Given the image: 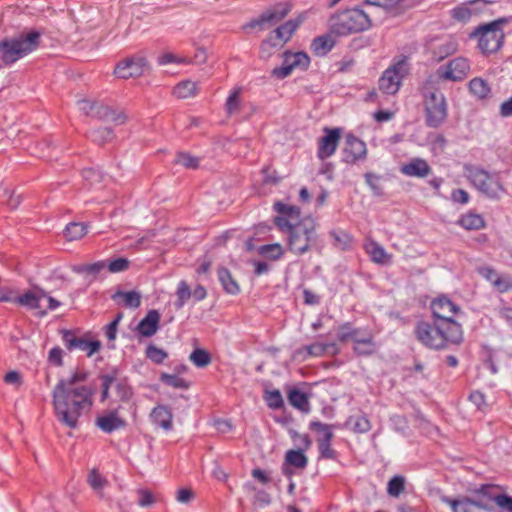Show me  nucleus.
Returning <instances> with one entry per match:
<instances>
[{
    "instance_id": "obj_1",
    "label": "nucleus",
    "mask_w": 512,
    "mask_h": 512,
    "mask_svg": "<svg viewBox=\"0 0 512 512\" xmlns=\"http://www.w3.org/2000/svg\"><path fill=\"white\" fill-rule=\"evenodd\" d=\"M89 372L75 371L68 379L61 378L52 391V404L57 421L69 429L79 426V419L84 410L89 411L93 406L95 388L79 385L87 381Z\"/></svg>"
},
{
    "instance_id": "obj_2",
    "label": "nucleus",
    "mask_w": 512,
    "mask_h": 512,
    "mask_svg": "<svg viewBox=\"0 0 512 512\" xmlns=\"http://www.w3.org/2000/svg\"><path fill=\"white\" fill-rule=\"evenodd\" d=\"M416 339L425 347L433 350H442L450 345H460L464 340V333L454 335L451 329L434 321H418L414 328Z\"/></svg>"
},
{
    "instance_id": "obj_3",
    "label": "nucleus",
    "mask_w": 512,
    "mask_h": 512,
    "mask_svg": "<svg viewBox=\"0 0 512 512\" xmlns=\"http://www.w3.org/2000/svg\"><path fill=\"white\" fill-rule=\"evenodd\" d=\"M329 32L335 36H348L371 28L372 20L357 7L332 14L328 20Z\"/></svg>"
},
{
    "instance_id": "obj_4",
    "label": "nucleus",
    "mask_w": 512,
    "mask_h": 512,
    "mask_svg": "<svg viewBox=\"0 0 512 512\" xmlns=\"http://www.w3.org/2000/svg\"><path fill=\"white\" fill-rule=\"evenodd\" d=\"M41 33L31 30L15 37H5L0 41V61L10 66L35 51L40 45Z\"/></svg>"
},
{
    "instance_id": "obj_5",
    "label": "nucleus",
    "mask_w": 512,
    "mask_h": 512,
    "mask_svg": "<svg viewBox=\"0 0 512 512\" xmlns=\"http://www.w3.org/2000/svg\"><path fill=\"white\" fill-rule=\"evenodd\" d=\"M464 173L473 187L488 199L499 200L506 193L499 172H489L481 167L465 164Z\"/></svg>"
},
{
    "instance_id": "obj_6",
    "label": "nucleus",
    "mask_w": 512,
    "mask_h": 512,
    "mask_svg": "<svg viewBox=\"0 0 512 512\" xmlns=\"http://www.w3.org/2000/svg\"><path fill=\"white\" fill-rule=\"evenodd\" d=\"M508 21L506 18H499L489 23L477 26L470 34V39H477V47L484 55L496 53L504 43L505 34L503 24Z\"/></svg>"
},
{
    "instance_id": "obj_7",
    "label": "nucleus",
    "mask_w": 512,
    "mask_h": 512,
    "mask_svg": "<svg viewBox=\"0 0 512 512\" xmlns=\"http://www.w3.org/2000/svg\"><path fill=\"white\" fill-rule=\"evenodd\" d=\"M425 125L429 128L442 126L448 117V104L438 89H425L422 93Z\"/></svg>"
},
{
    "instance_id": "obj_8",
    "label": "nucleus",
    "mask_w": 512,
    "mask_h": 512,
    "mask_svg": "<svg viewBox=\"0 0 512 512\" xmlns=\"http://www.w3.org/2000/svg\"><path fill=\"white\" fill-rule=\"evenodd\" d=\"M317 238L315 221L312 218L302 219L288 235V248L296 255H303L315 246Z\"/></svg>"
},
{
    "instance_id": "obj_9",
    "label": "nucleus",
    "mask_w": 512,
    "mask_h": 512,
    "mask_svg": "<svg viewBox=\"0 0 512 512\" xmlns=\"http://www.w3.org/2000/svg\"><path fill=\"white\" fill-rule=\"evenodd\" d=\"M432 321L451 329L454 335L463 333L462 325L453 316L462 313L461 308L456 305L448 296L441 295L430 303Z\"/></svg>"
},
{
    "instance_id": "obj_10",
    "label": "nucleus",
    "mask_w": 512,
    "mask_h": 512,
    "mask_svg": "<svg viewBox=\"0 0 512 512\" xmlns=\"http://www.w3.org/2000/svg\"><path fill=\"white\" fill-rule=\"evenodd\" d=\"M407 66L405 60H400L387 68L379 79V89L387 95L396 94L403 78L408 73Z\"/></svg>"
},
{
    "instance_id": "obj_11",
    "label": "nucleus",
    "mask_w": 512,
    "mask_h": 512,
    "mask_svg": "<svg viewBox=\"0 0 512 512\" xmlns=\"http://www.w3.org/2000/svg\"><path fill=\"white\" fill-rule=\"evenodd\" d=\"M291 6L288 3H278L274 7L264 11L258 18L246 23L244 29L258 27L260 30L272 27L282 21L290 12Z\"/></svg>"
},
{
    "instance_id": "obj_12",
    "label": "nucleus",
    "mask_w": 512,
    "mask_h": 512,
    "mask_svg": "<svg viewBox=\"0 0 512 512\" xmlns=\"http://www.w3.org/2000/svg\"><path fill=\"white\" fill-rule=\"evenodd\" d=\"M470 71L469 61L464 57L450 60L446 65L437 69L439 78L451 81H462Z\"/></svg>"
},
{
    "instance_id": "obj_13",
    "label": "nucleus",
    "mask_w": 512,
    "mask_h": 512,
    "mask_svg": "<svg viewBox=\"0 0 512 512\" xmlns=\"http://www.w3.org/2000/svg\"><path fill=\"white\" fill-rule=\"evenodd\" d=\"M366 155V143L351 133L347 134L342 149V161L347 164H355L360 160H364Z\"/></svg>"
},
{
    "instance_id": "obj_14",
    "label": "nucleus",
    "mask_w": 512,
    "mask_h": 512,
    "mask_svg": "<svg viewBox=\"0 0 512 512\" xmlns=\"http://www.w3.org/2000/svg\"><path fill=\"white\" fill-rule=\"evenodd\" d=\"M61 333L62 341L69 351L79 349L87 352V356L90 357L101 348V342L98 340H87L82 337H76L73 331L67 329L61 330Z\"/></svg>"
},
{
    "instance_id": "obj_15",
    "label": "nucleus",
    "mask_w": 512,
    "mask_h": 512,
    "mask_svg": "<svg viewBox=\"0 0 512 512\" xmlns=\"http://www.w3.org/2000/svg\"><path fill=\"white\" fill-rule=\"evenodd\" d=\"M147 66L148 62L144 57L126 58L116 65L114 74L122 79L136 78L143 75Z\"/></svg>"
},
{
    "instance_id": "obj_16",
    "label": "nucleus",
    "mask_w": 512,
    "mask_h": 512,
    "mask_svg": "<svg viewBox=\"0 0 512 512\" xmlns=\"http://www.w3.org/2000/svg\"><path fill=\"white\" fill-rule=\"evenodd\" d=\"M331 427L333 426L320 421H312L310 423V429L323 433V437L318 439V449L320 456L325 459L336 458V451L331 447L333 438Z\"/></svg>"
},
{
    "instance_id": "obj_17",
    "label": "nucleus",
    "mask_w": 512,
    "mask_h": 512,
    "mask_svg": "<svg viewBox=\"0 0 512 512\" xmlns=\"http://www.w3.org/2000/svg\"><path fill=\"white\" fill-rule=\"evenodd\" d=\"M324 132L326 134L319 139L317 150V157L320 160H325L335 153L341 136L340 128L330 129L325 127Z\"/></svg>"
},
{
    "instance_id": "obj_18",
    "label": "nucleus",
    "mask_w": 512,
    "mask_h": 512,
    "mask_svg": "<svg viewBox=\"0 0 512 512\" xmlns=\"http://www.w3.org/2000/svg\"><path fill=\"white\" fill-rule=\"evenodd\" d=\"M47 296V291L40 286H34L32 290H27L23 294L16 293L15 304L25 307L29 310L40 308V301Z\"/></svg>"
},
{
    "instance_id": "obj_19",
    "label": "nucleus",
    "mask_w": 512,
    "mask_h": 512,
    "mask_svg": "<svg viewBox=\"0 0 512 512\" xmlns=\"http://www.w3.org/2000/svg\"><path fill=\"white\" fill-rule=\"evenodd\" d=\"M92 117L105 122H114L118 125L124 124L127 120L123 111L113 110L101 102L96 103Z\"/></svg>"
},
{
    "instance_id": "obj_20",
    "label": "nucleus",
    "mask_w": 512,
    "mask_h": 512,
    "mask_svg": "<svg viewBox=\"0 0 512 512\" xmlns=\"http://www.w3.org/2000/svg\"><path fill=\"white\" fill-rule=\"evenodd\" d=\"M400 171L408 177L424 178L431 173L432 169L425 159L417 157L403 164Z\"/></svg>"
},
{
    "instance_id": "obj_21",
    "label": "nucleus",
    "mask_w": 512,
    "mask_h": 512,
    "mask_svg": "<svg viewBox=\"0 0 512 512\" xmlns=\"http://www.w3.org/2000/svg\"><path fill=\"white\" fill-rule=\"evenodd\" d=\"M95 424L105 433H112L126 426L125 420L118 416L117 410H112L105 415L98 416Z\"/></svg>"
},
{
    "instance_id": "obj_22",
    "label": "nucleus",
    "mask_w": 512,
    "mask_h": 512,
    "mask_svg": "<svg viewBox=\"0 0 512 512\" xmlns=\"http://www.w3.org/2000/svg\"><path fill=\"white\" fill-rule=\"evenodd\" d=\"M150 420L154 425L166 431H170L173 428V414L167 405H157L154 407L150 413Z\"/></svg>"
},
{
    "instance_id": "obj_23",
    "label": "nucleus",
    "mask_w": 512,
    "mask_h": 512,
    "mask_svg": "<svg viewBox=\"0 0 512 512\" xmlns=\"http://www.w3.org/2000/svg\"><path fill=\"white\" fill-rule=\"evenodd\" d=\"M160 314L157 310H149L145 317L140 320L136 330L144 337L153 336L159 329Z\"/></svg>"
},
{
    "instance_id": "obj_24",
    "label": "nucleus",
    "mask_w": 512,
    "mask_h": 512,
    "mask_svg": "<svg viewBox=\"0 0 512 512\" xmlns=\"http://www.w3.org/2000/svg\"><path fill=\"white\" fill-rule=\"evenodd\" d=\"M353 351L358 356H370L376 352V343L371 332H365L363 338L355 339Z\"/></svg>"
},
{
    "instance_id": "obj_25",
    "label": "nucleus",
    "mask_w": 512,
    "mask_h": 512,
    "mask_svg": "<svg viewBox=\"0 0 512 512\" xmlns=\"http://www.w3.org/2000/svg\"><path fill=\"white\" fill-rule=\"evenodd\" d=\"M110 370H115L116 380L113 381V386L115 388L117 397L122 402L130 401L133 396V390L128 383V379L119 375L118 368L113 367Z\"/></svg>"
},
{
    "instance_id": "obj_26",
    "label": "nucleus",
    "mask_w": 512,
    "mask_h": 512,
    "mask_svg": "<svg viewBox=\"0 0 512 512\" xmlns=\"http://www.w3.org/2000/svg\"><path fill=\"white\" fill-rule=\"evenodd\" d=\"M457 225L469 231L481 230L486 227V222L482 215L474 212H468L461 215V217L457 220Z\"/></svg>"
},
{
    "instance_id": "obj_27",
    "label": "nucleus",
    "mask_w": 512,
    "mask_h": 512,
    "mask_svg": "<svg viewBox=\"0 0 512 512\" xmlns=\"http://www.w3.org/2000/svg\"><path fill=\"white\" fill-rule=\"evenodd\" d=\"M218 279L224 291L231 295L240 293V286L237 281L232 277L231 272L225 267H219L217 270Z\"/></svg>"
},
{
    "instance_id": "obj_28",
    "label": "nucleus",
    "mask_w": 512,
    "mask_h": 512,
    "mask_svg": "<svg viewBox=\"0 0 512 512\" xmlns=\"http://www.w3.org/2000/svg\"><path fill=\"white\" fill-rule=\"evenodd\" d=\"M288 401L293 407L302 412H308L310 409L307 394L296 387L288 391Z\"/></svg>"
},
{
    "instance_id": "obj_29",
    "label": "nucleus",
    "mask_w": 512,
    "mask_h": 512,
    "mask_svg": "<svg viewBox=\"0 0 512 512\" xmlns=\"http://www.w3.org/2000/svg\"><path fill=\"white\" fill-rule=\"evenodd\" d=\"M335 42L329 34L316 37L311 44V50L316 56H325L334 47Z\"/></svg>"
},
{
    "instance_id": "obj_30",
    "label": "nucleus",
    "mask_w": 512,
    "mask_h": 512,
    "mask_svg": "<svg viewBox=\"0 0 512 512\" xmlns=\"http://www.w3.org/2000/svg\"><path fill=\"white\" fill-rule=\"evenodd\" d=\"M301 21L297 19H291L284 24L277 27L273 33L276 34V38L280 39L285 45L292 37L294 32L299 27Z\"/></svg>"
},
{
    "instance_id": "obj_31",
    "label": "nucleus",
    "mask_w": 512,
    "mask_h": 512,
    "mask_svg": "<svg viewBox=\"0 0 512 512\" xmlns=\"http://www.w3.org/2000/svg\"><path fill=\"white\" fill-rule=\"evenodd\" d=\"M304 349L306 350V352L309 356H316V357L322 356L325 353H330L332 355H335L339 352V348H338L337 344L334 342H331V343L316 342L311 345L305 346Z\"/></svg>"
},
{
    "instance_id": "obj_32",
    "label": "nucleus",
    "mask_w": 512,
    "mask_h": 512,
    "mask_svg": "<svg viewBox=\"0 0 512 512\" xmlns=\"http://www.w3.org/2000/svg\"><path fill=\"white\" fill-rule=\"evenodd\" d=\"M284 46L283 42L276 38V34L271 32L268 37L262 41L260 45L261 58H268L275 50H279Z\"/></svg>"
},
{
    "instance_id": "obj_33",
    "label": "nucleus",
    "mask_w": 512,
    "mask_h": 512,
    "mask_svg": "<svg viewBox=\"0 0 512 512\" xmlns=\"http://www.w3.org/2000/svg\"><path fill=\"white\" fill-rule=\"evenodd\" d=\"M285 464H289V466L305 469L308 464V458L304 454L303 449H291L288 450L285 454Z\"/></svg>"
},
{
    "instance_id": "obj_34",
    "label": "nucleus",
    "mask_w": 512,
    "mask_h": 512,
    "mask_svg": "<svg viewBox=\"0 0 512 512\" xmlns=\"http://www.w3.org/2000/svg\"><path fill=\"white\" fill-rule=\"evenodd\" d=\"M345 425L346 427H350L356 433H366L371 429L370 420L364 414L348 417Z\"/></svg>"
},
{
    "instance_id": "obj_35",
    "label": "nucleus",
    "mask_w": 512,
    "mask_h": 512,
    "mask_svg": "<svg viewBox=\"0 0 512 512\" xmlns=\"http://www.w3.org/2000/svg\"><path fill=\"white\" fill-rule=\"evenodd\" d=\"M104 269H106V261H97L92 264L75 265L73 266L72 271L77 274L91 275L92 279L90 281H93Z\"/></svg>"
},
{
    "instance_id": "obj_36",
    "label": "nucleus",
    "mask_w": 512,
    "mask_h": 512,
    "mask_svg": "<svg viewBox=\"0 0 512 512\" xmlns=\"http://www.w3.org/2000/svg\"><path fill=\"white\" fill-rule=\"evenodd\" d=\"M362 329L361 328H355L351 322H345L338 326L337 328V339L341 343H345L349 340H352L353 343L355 342V339H357V334H361Z\"/></svg>"
},
{
    "instance_id": "obj_37",
    "label": "nucleus",
    "mask_w": 512,
    "mask_h": 512,
    "mask_svg": "<svg viewBox=\"0 0 512 512\" xmlns=\"http://www.w3.org/2000/svg\"><path fill=\"white\" fill-rule=\"evenodd\" d=\"M88 137L98 145H104L109 143L115 137L114 131L108 127H100L97 129L90 130Z\"/></svg>"
},
{
    "instance_id": "obj_38",
    "label": "nucleus",
    "mask_w": 512,
    "mask_h": 512,
    "mask_svg": "<svg viewBox=\"0 0 512 512\" xmlns=\"http://www.w3.org/2000/svg\"><path fill=\"white\" fill-rule=\"evenodd\" d=\"M258 253L269 260H279L284 254V249L279 243L265 244L258 248Z\"/></svg>"
},
{
    "instance_id": "obj_39",
    "label": "nucleus",
    "mask_w": 512,
    "mask_h": 512,
    "mask_svg": "<svg viewBox=\"0 0 512 512\" xmlns=\"http://www.w3.org/2000/svg\"><path fill=\"white\" fill-rule=\"evenodd\" d=\"M87 233V225L82 222H71L66 225L64 235L69 241L82 238Z\"/></svg>"
},
{
    "instance_id": "obj_40",
    "label": "nucleus",
    "mask_w": 512,
    "mask_h": 512,
    "mask_svg": "<svg viewBox=\"0 0 512 512\" xmlns=\"http://www.w3.org/2000/svg\"><path fill=\"white\" fill-rule=\"evenodd\" d=\"M499 486L493 485V484H482L479 488L474 490V493L477 496L483 497L485 500H487L490 504L491 502L497 503V498L502 495V493H499Z\"/></svg>"
},
{
    "instance_id": "obj_41",
    "label": "nucleus",
    "mask_w": 512,
    "mask_h": 512,
    "mask_svg": "<svg viewBox=\"0 0 512 512\" xmlns=\"http://www.w3.org/2000/svg\"><path fill=\"white\" fill-rule=\"evenodd\" d=\"M457 50V44L453 41H446L440 44L432 52V58L436 62L444 60L446 57L454 54Z\"/></svg>"
},
{
    "instance_id": "obj_42",
    "label": "nucleus",
    "mask_w": 512,
    "mask_h": 512,
    "mask_svg": "<svg viewBox=\"0 0 512 512\" xmlns=\"http://www.w3.org/2000/svg\"><path fill=\"white\" fill-rule=\"evenodd\" d=\"M469 90L474 96H476L479 99L486 98L491 91L488 83L482 78H473L472 80H470Z\"/></svg>"
},
{
    "instance_id": "obj_43",
    "label": "nucleus",
    "mask_w": 512,
    "mask_h": 512,
    "mask_svg": "<svg viewBox=\"0 0 512 512\" xmlns=\"http://www.w3.org/2000/svg\"><path fill=\"white\" fill-rule=\"evenodd\" d=\"M283 56H286L287 59L290 61L293 69L294 68H301L302 70H306L310 64V58L305 52H296L292 53L290 51H285L283 53Z\"/></svg>"
},
{
    "instance_id": "obj_44",
    "label": "nucleus",
    "mask_w": 512,
    "mask_h": 512,
    "mask_svg": "<svg viewBox=\"0 0 512 512\" xmlns=\"http://www.w3.org/2000/svg\"><path fill=\"white\" fill-rule=\"evenodd\" d=\"M119 297L123 299L124 305L129 308H138L141 304V295L136 291H117L112 295L113 300Z\"/></svg>"
},
{
    "instance_id": "obj_45",
    "label": "nucleus",
    "mask_w": 512,
    "mask_h": 512,
    "mask_svg": "<svg viewBox=\"0 0 512 512\" xmlns=\"http://www.w3.org/2000/svg\"><path fill=\"white\" fill-rule=\"evenodd\" d=\"M197 92V84L193 81L186 80L178 83L173 90L174 95L178 98H189L191 96L196 95Z\"/></svg>"
},
{
    "instance_id": "obj_46",
    "label": "nucleus",
    "mask_w": 512,
    "mask_h": 512,
    "mask_svg": "<svg viewBox=\"0 0 512 512\" xmlns=\"http://www.w3.org/2000/svg\"><path fill=\"white\" fill-rule=\"evenodd\" d=\"M190 361L198 368L207 367L211 361V354L202 348H195L189 356Z\"/></svg>"
},
{
    "instance_id": "obj_47",
    "label": "nucleus",
    "mask_w": 512,
    "mask_h": 512,
    "mask_svg": "<svg viewBox=\"0 0 512 512\" xmlns=\"http://www.w3.org/2000/svg\"><path fill=\"white\" fill-rule=\"evenodd\" d=\"M159 379L163 384L176 389H188L190 387V382L175 374H168L163 372L160 374Z\"/></svg>"
},
{
    "instance_id": "obj_48",
    "label": "nucleus",
    "mask_w": 512,
    "mask_h": 512,
    "mask_svg": "<svg viewBox=\"0 0 512 512\" xmlns=\"http://www.w3.org/2000/svg\"><path fill=\"white\" fill-rule=\"evenodd\" d=\"M99 379L102 387L100 401L105 402L110 397L109 390L113 386V381L116 380L115 370L100 374Z\"/></svg>"
},
{
    "instance_id": "obj_49",
    "label": "nucleus",
    "mask_w": 512,
    "mask_h": 512,
    "mask_svg": "<svg viewBox=\"0 0 512 512\" xmlns=\"http://www.w3.org/2000/svg\"><path fill=\"white\" fill-rule=\"evenodd\" d=\"M192 291L186 281L182 280L177 286V300L174 303L176 309H181L184 304L190 299Z\"/></svg>"
},
{
    "instance_id": "obj_50",
    "label": "nucleus",
    "mask_w": 512,
    "mask_h": 512,
    "mask_svg": "<svg viewBox=\"0 0 512 512\" xmlns=\"http://www.w3.org/2000/svg\"><path fill=\"white\" fill-rule=\"evenodd\" d=\"M405 489V478L401 475L393 476L387 484V493L391 497H399Z\"/></svg>"
},
{
    "instance_id": "obj_51",
    "label": "nucleus",
    "mask_w": 512,
    "mask_h": 512,
    "mask_svg": "<svg viewBox=\"0 0 512 512\" xmlns=\"http://www.w3.org/2000/svg\"><path fill=\"white\" fill-rule=\"evenodd\" d=\"M273 209L282 216L292 219L299 218L301 214V210L299 207L294 205H287L280 201L274 203Z\"/></svg>"
},
{
    "instance_id": "obj_52",
    "label": "nucleus",
    "mask_w": 512,
    "mask_h": 512,
    "mask_svg": "<svg viewBox=\"0 0 512 512\" xmlns=\"http://www.w3.org/2000/svg\"><path fill=\"white\" fill-rule=\"evenodd\" d=\"M367 252L369 253L371 260L378 264H385L389 260V256L386 253L385 249L378 243H371Z\"/></svg>"
},
{
    "instance_id": "obj_53",
    "label": "nucleus",
    "mask_w": 512,
    "mask_h": 512,
    "mask_svg": "<svg viewBox=\"0 0 512 512\" xmlns=\"http://www.w3.org/2000/svg\"><path fill=\"white\" fill-rule=\"evenodd\" d=\"M146 357L155 364H162L168 357V353L154 344H149L145 350Z\"/></svg>"
},
{
    "instance_id": "obj_54",
    "label": "nucleus",
    "mask_w": 512,
    "mask_h": 512,
    "mask_svg": "<svg viewBox=\"0 0 512 512\" xmlns=\"http://www.w3.org/2000/svg\"><path fill=\"white\" fill-rule=\"evenodd\" d=\"M174 162L188 169H196L199 167V158L191 155L188 152H178Z\"/></svg>"
},
{
    "instance_id": "obj_55",
    "label": "nucleus",
    "mask_w": 512,
    "mask_h": 512,
    "mask_svg": "<svg viewBox=\"0 0 512 512\" xmlns=\"http://www.w3.org/2000/svg\"><path fill=\"white\" fill-rule=\"evenodd\" d=\"M330 236L334 240V245L341 250H346L350 247L352 238L345 231H336L333 230L330 232Z\"/></svg>"
},
{
    "instance_id": "obj_56",
    "label": "nucleus",
    "mask_w": 512,
    "mask_h": 512,
    "mask_svg": "<svg viewBox=\"0 0 512 512\" xmlns=\"http://www.w3.org/2000/svg\"><path fill=\"white\" fill-rule=\"evenodd\" d=\"M130 266V261L125 257H118L106 261V269L110 273H119L126 271Z\"/></svg>"
},
{
    "instance_id": "obj_57",
    "label": "nucleus",
    "mask_w": 512,
    "mask_h": 512,
    "mask_svg": "<svg viewBox=\"0 0 512 512\" xmlns=\"http://www.w3.org/2000/svg\"><path fill=\"white\" fill-rule=\"evenodd\" d=\"M364 178L366 184L370 187L374 196L380 197L384 194L383 188L379 185L381 176L367 172L364 174Z\"/></svg>"
},
{
    "instance_id": "obj_58",
    "label": "nucleus",
    "mask_w": 512,
    "mask_h": 512,
    "mask_svg": "<svg viewBox=\"0 0 512 512\" xmlns=\"http://www.w3.org/2000/svg\"><path fill=\"white\" fill-rule=\"evenodd\" d=\"M82 177L90 185H95L97 183H101L104 180L105 175L99 169L91 167L82 170Z\"/></svg>"
},
{
    "instance_id": "obj_59",
    "label": "nucleus",
    "mask_w": 512,
    "mask_h": 512,
    "mask_svg": "<svg viewBox=\"0 0 512 512\" xmlns=\"http://www.w3.org/2000/svg\"><path fill=\"white\" fill-rule=\"evenodd\" d=\"M265 400L269 408L271 409H279L283 407L284 401L281 395V392L277 389L272 391H267L265 395Z\"/></svg>"
},
{
    "instance_id": "obj_60",
    "label": "nucleus",
    "mask_w": 512,
    "mask_h": 512,
    "mask_svg": "<svg viewBox=\"0 0 512 512\" xmlns=\"http://www.w3.org/2000/svg\"><path fill=\"white\" fill-rule=\"evenodd\" d=\"M493 287L499 293H505L512 290V277L509 275H499L495 278Z\"/></svg>"
},
{
    "instance_id": "obj_61",
    "label": "nucleus",
    "mask_w": 512,
    "mask_h": 512,
    "mask_svg": "<svg viewBox=\"0 0 512 512\" xmlns=\"http://www.w3.org/2000/svg\"><path fill=\"white\" fill-rule=\"evenodd\" d=\"M293 71V67L286 56H283V64L280 67H275L272 70V75L278 79H284L288 77Z\"/></svg>"
},
{
    "instance_id": "obj_62",
    "label": "nucleus",
    "mask_w": 512,
    "mask_h": 512,
    "mask_svg": "<svg viewBox=\"0 0 512 512\" xmlns=\"http://www.w3.org/2000/svg\"><path fill=\"white\" fill-rule=\"evenodd\" d=\"M137 494L139 496V498L137 500V504L141 507H150L156 501L152 492L147 489H139L137 491Z\"/></svg>"
},
{
    "instance_id": "obj_63",
    "label": "nucleus",
    "mask_w": 512,
    "mask_h": 512,
    "mask_svg": "<svg viewBox=\"0 0 512 512\" xmlns=\"http://www.w3.org/2000/svg\"><path fill=\"white\" fill-rule=\"evenodd\" d=\"M88 483L94 490H100L104 487L106 480L93 469L88 475Z\"/></svg>"
},
{
    "instance_id": "obj_64",
    "label": "nucleus",
    "mask_w": 512,
    "mask_h": 512,
    "mask_svg": "<svg viewBox=\"0 0 512 512\" xmlns=\"http://www.w3.org/2000/svg\"><path fill=\"white\" fill-rule=\"evenodd\" d=\"M48 361L56 366H63V350L59 346L53 347L48 354Z\"/></svg>"
}]
</instances>
